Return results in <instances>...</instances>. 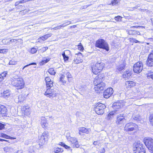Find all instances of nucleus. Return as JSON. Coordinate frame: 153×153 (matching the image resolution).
Returning a JSON list of instances; mask_svg holds the SVG:
<instances>
[{
    "instance_id": "nucleus-5",
    "label": "nucleus",
    "mask_w": 153,
    "mask_h": 153,
    "mask_svg": "<svg viewBox=\"0 0 153 153\" xmlns=\"http://www.w3.org/2000/svg\"><path fill=\"white\" fill-rule=\"evenodd\" d=\"M134 153H146V149L139 140L134 142Z\"/></svg>"
},
{
    "instance_id": "nucleus-13",
    "label": "nucleus",
    "mask_w": 153,
    "mask_h": 153,
    "mask_svg": "<svg viewBox=\"0 0 153 153\" xmlns=\"http://www.w3.org/2000/svg\"><path fill=\"white\" fill-rule=\"evenodd\" d=\"M71 146L73 148H78L79 147V145L76 138L74 137H71Z\"/></svg>"
},
{
    "instance_id": "nucleus-7",
    "label": "nucleus",
    "mask_w": 153,
    "mask_h": 153,
    "mask_svg": "<svg viewBox=\"0 0 153 153\" xmlns=\"http://www.w3.org/2000/svg\"><path fill=\"white\" fill-rule=\"evenodd\" d=\"M106 106L104 104L98 102L95 105L94 111L98 114H102L104 112V109Z\"/></svg>"
},
{
    "instance_id": "nucleus-40",
    "label": "nucleus",
    "mask_w": 153,
    "mask_h": 153,
    "mask_svg": "<svg viewBox=\"0 0 153 153\" xmlns=\"http://www.w3.org/2000/svg\"><path fill=\"white\" fill-rule=\"evenodd\" d=\"M149 121L151 124L153 126V114L150 115L149 117Z\"/></svg>"
},
{
    "instance_id": "nucleus-9",
    "label": "nucleus",
    "mask_w": 153,
    "mask_h": 153,
    "mask_svg": "<svg viewBox=\"0 0 153 153\" xmlns=\"http://www.w3.org/2000/svg\"><path fill=\"white\" fill-rule=\"evenodd\" d=\"M48 132L45 131L42 135L39 136V145L42 146L45 143L46 141L48 140Z\"/></svg>"
},
{
    "instance_id": "nucleus-31",
    "label": "nucleus",
    "mask_w": 153,
    "mask_h": 153,
    "mask_svg": "<svg viewBox=\"0 0 153 153\" xmlns=\"http://www.w3.org/2000/svg\"><path fill=\"white\" fill-rule=\"evenodd\" d=\"M50 60V59L49 58H45L42 60L41 62V64L42 65H44L45 64L47 63Z\"/></svg>"
},
{
    "instance_id": "nucleus-44",
    "label": "nucleus",
    "mask_w": 153,
    "mask_h": 153,
    "mask_svg": "<svg viewBox=\"0 0 153 153\" xmlns=\"http://www.w3.org/2000/svg\"><path fill=\"white\" fill-rule=\"evenodd\" d=\"M134 130V127L133 126L129 127L128 128L125 129V130L128 131H132Z\"/></svg>"
},
{
    "instance_id": "nucleus-16",
    "label": "nucleus",
    "mask_w": 153,
    "mask_h": 153,
    "mask_svg": "<svg viewBox=\"0 0 153 153\" xmlns=\"http://www.w3.org/2000/svg\"><path fill=\"white\" fill-rule=\"evenodd\" d=\"M126 66V63L124 61H121L117 65L116 67L118 71H120L124 69Z\"/></svg>"
},
{
    "instance_id": "nucleus-49",
    "label": "nucleus",
    "mask_w": 153,
    "mask_h": 153,
    "mask_svg": "<svg viewBox=\"0 0 153 153\" xmlns=\"http://www.w3.org/2000/svg\"><path fill=\"white\" fill-rule=\"evenodd\" d=\"M36 65V62H32L31 63H30L29 64H28V65H25L24 66H25V67L26 68L27 67L29 66L30 65Z\"/></svg>"
},
{
    "instance_id": "nucleus-48",
    "label": "nucleus",
    "mask_w": 153,
    "mask_h": 153,
    "mask_svg": "<svg viewBox=\"0 0 153 153\" xmlns=\"http://www.w3.org/2000/svg\"><path fill=\"white\" fill-rule=\"evenodd\" d=\"M39 39L42 40H45L47 39L48 38H47V36H46V35H45L40 37Z\"/></svg>"
},
{
    "instance_id": "nucleus-8",
    "label": "nucleus",
    "mask_w": 153,
    "mask_h": 153,
    "mask_svg": "<svg viewBox=\"0 0 153 153\" xmlns=\"http://www.w3.org/2000/svg\"><path fill=\"white\" fill-rule=\"evenodd\" d=\"M143 141L146 146L151 153L153 152V139L150 137H145Z\"/></svg>"
},
{
    "instance_id": "nucleus-55",
    "label": "nucleus",
    "mask_w": 153,
    "mask_h": 153,
    "mask_svg": "<svg viewBox=\"0 0 153 153\" xmlns=\"http://www.w3.org/2000/svg\"><path fill=\"white\" fill-rule=\"evenodd\" d=\"M62 27L61 26V25L57 27H56L53 28L55 30L59 29L61 28Z\"/></svg>"
},
{
    "instance_id": "nucleus-64",
    "label": "nucleus",
    "mask_w": 153,
    "mask_h": 153,
    "mask_svg": "<svg viewBox=\"0 0 153 153\" xmlns=\"http://www.w3.org/2000/svg\"><path fill=\"white\" fill-rule=\"evenodd\" d=\"M62 54L63 57L66 55L65 51L62 52Z\"/></svg>"
},
{
    "instance_id": "nucleus-36",
    "label": "nucleus",
    "mask_w": 153,
    "mask_h": 153,
    "mask_svg": "<svg viewBox=\"0 0 153 153\" xmlns=\"http://www.w3.org/2000/svg\"><path fill=\"white\" fill-rule=\"evenodd\" d=\"M120 1V0H113L112 1L110 4H111L113 6L117 4Z\"/></svg>"
},
{
    "instance_id": "nucleus-29",
    "label": "nucleus",
    "mask_w": 153,
    "mask_h": 153,
    "mask_svg": "<svg viewBox=\"0 0 153 153\" xmlns=\"http://www.w3.org/2000/svg\"><path fill=\"white\" fill-rule=\"evenodd\" d=\"M63 151L62 149L60 148H55L54 149V152L55 153H58L61 152Z\"/></svg>"
},
{
    "instance_id": "nucleus-25",
    "label": "nucleus",
    "mask_w": 153,
    "mask_h": 153,
    "mask_svg": "<svg viewBox=\"0 0 153 153\" xmlns=\"http://www.w3.org/2000/svg\"><path fill=\"white\" fill-rule=\"evenodd\" d=\"M46 89L51 88L53 86V81L49 82L48 83H46Z\"/></svg>"
},
{
    "instance_id": "nucleus-57",
    "label": "nucleus",
    "mask_w": 153,
    "mask_h": 153,
    "mask_svg": "<svg viewBox=\"0 0 153 153\" xmlns=\"http://www.w3.org/2000/svg\"><path fill=\"white\" fill-rule=\"evenodd\" d=\"M141 10L142 12H146V13L149 11V10L147 9H141Z\"/></svg>"
},
{
    "instance_id": "nucleus-11",
    "label": "nucleus",
    "mask_w": 153,
    "mask_h": 153,
    "mask_svg": "<svg viewBox=\"0 0 153 153\" xmlns=\"http://www.w3.org/2000/svg\"><path fill=\"white\" fill-rule=\"evenodd\" d=\"M143 68L142 62H137L134 64V73H139L142 71Z\"/></svg>"
},
{
    "instance_id": "nucleus-14",
    "label": "nucleus",
    "mask_w": 153,
    "mask_h": 153,
    "mask_svg": "<svg viewBox=\"0 0 153 153\" xmlns=\"http://www.w3.org/2000/svg\"><path fill=\"white\" fill-rule=\"evenodd\" d=\"M45 94L48 97H50L55 96L56 93L54 90L51 88H47L45 92Z\"/></svg>"
},
{
    "instance_id": "nucleus-51",
    "label": "nucleus",
    "mask_w": 153,
    "mask_h": 153,
    "mask_svg": "<svg viewBox=\"0 0 153 153\" xmlns=\"http://www.w3.org/2000/svg\"><path fill=\"white\" fill-rule=\"evenodd\" d=\"M65 51L66 53V56H68L70 54L71 52L69 50H66Z\"/></svg>"
},
{
    "instance_id": "nucleus-24",
    "label": "nucleus",
    "mask_w": 153,
    "mask_h": 153,
    "mask_svg": "<svg viewBox=\"0 0 153 153\" xmlns=\"http://www.w3.org/2000/svg\"><path fill=\"white\" fill-rule=\"evenodd\" d=\"M79 129V131H81V132L82 133L88 134L89 132L88 129H87L85 127L80 128Z\"/></svg>"
},
{
    "instance_id": "nucleus-34",
    "label": "nucleus",
    "mask_w": 153,
    "mask_h": 153,
    "mask_svg": "<svg viewBox=\"0 0 153 153\" xmlns=\"http://www.w3.org/2000/svg\"><path fill=\"white\" fill-rule=\"evenodd\" d=\"M147 76L148 79L151 78L153 79V72H149Z\"/></svg>"
},
{
    "instance_id": "nucleus-18",
    "label": "nucleus",
    "mask_w": 153,
    "mask_h": 153,
    "mask_svg": "<svg viewBox=\"0 0 153 153\" xmlns=\"http://www.w3.org/2000/svg\"><path fill=\"white\" fill-rule=\"evenodd\" d=\"M7 109L6 107L2 105H0V114L2 116H4L6 114Z\"/></svg>"
},
{
    "instance_id": "nucleus-23",
    "label": "nucleus",
    "mask_w": 153,
    "mask_h": 153,
    "mask_svg": "<svg viewBox=\"0 0 153 153\" xmlns=\"http://www.w3.org/2000/svg\"><path fill=\"white\" fill-rule=\"evenodd\" d=\"M146 64L149 67H153V60H152L147 59L146 62Z\"/></svg>"
},
{
    "instance_id": "nucleus-20",
    "label": "nucleus",
    "mask_w": 153,
    "mask_h": 153,
    "mask_svg": "<svg viewBox=\"0 0 153 153\" xmlns=\"http://www.w3.org/2000/svg\"><path fill=\"white\" fill-rule=\"evenodd\" d=\"M41 124L42 127L44 128H46L48 126V123L46 118L43 117L41 118Z\"/></svg>"
},
{
    "instance_id": "nucleus-17",
    "label": "nucleus",
    "mask_w": 153,
    "mask_h": 153,
    "mask_svg": "<svg viewBox=\"0 0 153 153\" xmlns=\"http://www.w3.org/2000/svg\"><path fill=\"white\" fill-rule=\"evenodd\" d=\"M11 94V91L9 90H4L1 93V96L2 97L7 98L9 97Z\"/></svg>"
},
{
    "instance_id": "nucleus-62",
    "label": "nucleus",
    "mask_w": 153,
    "mask_h": 153,
    "mask_svg": "<svg viewBox=\"0 0 153 153\" xmlns=\"http://www.w3.org/2000/svg\"><path fill=\"white\" fill-rule=\"evenodd\" d=\"M16 40L14 39H11L10 40V41L11 42H15L16 41Z\"/></svg>"
},
{
    "instance_id": "nucleus-42",
    "label": "nucleus",
    "mask_w": 153,
    "mask_h": 153,
    "mask_svg": "<svg viewBox=\"0 0 153 153\" xmlns=\"http://www.w3.org/2000/svg\"><path fill=\"white\" fill-rule=\"evenodd\" d=\"M148 59L152 60H153V51L149 55Z\"/></svg>"
},
{
    "instance_id": "nucleus-22",
    "label": "nucleus",
    "mask_w": 153,
    "mask_h": 153,
    "mask_svg": "<svg viewBox=\"0 0 153 153\" xmlns=\"http://www.w3.org/2000/svg\"><path fill=\"white\" fill-rule=\"evenodd\" d=\"M66 75L69 82H71L73 80V77L71 74L69 72H68L66 73Z\"/></svg>"
},
{
    "instance_id": "nucleus-32",
    "label": "nucleus",
    "mask_w": 153,
    "mask_h": 153,
    "mask_svg": "<svg viewBox=\"0 0 153 153\" xmlns=\"http://www.w3.org/2000/svg\"><path fill=\"white\" fill-rule=\"evenodd\" d=\"M134 125V123H127L126 124L124 128H127L130 127H131V126H133Z\"/></svg>"
},
{
    "instance_id": "nucleus-21",
    "label": "nucleus",
    "mask_w": 153,
    "mask_h": 153,
    "mask_svg": "<svg viewBox=\"0 0 153 153\" xmlns=\"http://www.w3.org/2000/svg\"><path fill=\"white\" fill-rule=\"evenodd\" d=\"M131 75V73L129 71H127L125 72L123 74V78H125L126 79H128L129 78Z\"/></svg>"
},
{
    "instance_id": "nucleus-45",
    "label": "nucleus",
    "mask_w": 153,
    "mask_h": 153,
    "mask_svg": "<svg viewBox=\"0 0 153 153\" xmlns=\"http://www.w3.org/2000/svg\"><path fill=\"white\" fill-rule=\"evenodd\" d=\"M7 50L6 49H0V53H5L7 52Z\"/></svg>"
},
{
    "instance_id": "nucleus-15",
    "label": "nucleus",
    "mask_w": 153,
    "mask_h": 153,
    "mask_svg": "<svg viewBox=\"0 0 153 153\" xmlns=\"http://www.w3.org/2000/svg\"><path fill=\"white\" fill-rule=\"evenodd\" d=\"M77 56V57L76 59H74L73 62L75 64H79L81 63L82 62V59L83 56L82 54L81 53H79L78 54H76Z\"/></svg>"
},
{
    "instance_id": "nucleus-53",
    "label": "nucleus",
    "mask_w": 153,
    "mask_h": 153,
    "mask_svg": "<svg viewBox=\"0 0 153 153\" xmlns=\"http://www.w3.org/2000/svg\"><path fill=\"white\" fill-rule=\"evenodd\" d=\"M134 132L137 131V130H138V125H137L136 124H135V123H134Z\"/></svg>"
},
{
    "instance_id": "nucleus-3",
    "label": "nucleus",
    "mask_w": 153,
    "mask_h": 153,
    "mask_svg": "<svg viewBox=\"0 0 153 153\" xmlns=\"http://www.w3.org/2000/svg\"><path fill=\"white\" fill-rule=\"evenodd\" d=\"M13 78L12 84L13 86L16 87L17 89H21L24 87L25 83L22 77L14 75Z\"/></svg>"
},
{
    "instance_id": "nucleus-38",
    "label": "nucleus",
    "mask_w": 153,
    "mask_h": 153,
    "mask_svg": "<svg viewBox=\"0 0 153 153\" xmlns=\"http://www.w3.org/2000/svg\"><path fill=\"white\" fill-rule=\"evenodd\" d=\"M0 137L8 139V135L3 133H1L0 134Z\"/></svg>"
},
{
    "instance_id": "nucleus-41",
    "label": "nucleus",
    "mask_w": 153,
    "mask_h": 153,
    "mask_svg": "<svg viewBox=\"0 0 153 153\" xmlns=\"http://www.w3.org/2000/svg\"><path fill=\"white\" fill-rule=\"evenodd\" d=\"M78 48L79 50L81 51H82L84 50V48L81 43H79L78 46Z\"/></svg>"
},
{
    "instance_id": "nucleus-6",
    "label": "nucleus",
    "mask_w": 153,
    "mask_h": 153,
    "mask_svg": "<svg viewBox=\"0 0 153 153\" xmlns=\"http://www.w3.org/2000/svg\"><path fill=\"white\" fill-rule=\"evenodd\" d=\"M105 66L103 62H97L95 65L91 67L92 71L94 74H97Z\"/></svg>"
},
{
    "instance_id": "nucleus-33",
    "label": "nucleus",
    "mask_w": 153,
    "mask_h": 153,
    "mask_svg": "<svg viewBox=\"0 0 153 153\" xmlns=\"http://www.w3.org/2000/svg\"><path fill=\"white\" fill-rule=\"evenodd\" d=\"M37 48L33 47L30 49V51H29L31 53L34 54L36 53L37 52Z\"/></svg>"
},
{
    "instance_id": "nucleus-47",
    "label": "nucleus",
    "mask_w": 153,
    "mask_h": 153,
    "mask_svg": "<svg viewBox=\"0 0 153 153\" xmlns=\"http://www.w3.org/2000/svg\"><path fill=\"white\" fill-rule=\"evenodd\" d=\"M134 28H136L140 29H142L143 28H145V27L141 26H134Z\"/></svg>"
},
{
    "instance_id": "nucleus-56",
    "label": "nucleus",
    "mask_w": 153,
    "mask_h": 153,
    "mask_svg": "<svg viewBox=\"0 0 153 153\" xmlns=\"http://www.w3.org/2000/svg\"><path fill=\"white\" fill-rule=\"evenodd\" d=\"M100 142L99 141H94L93 143V144L94 145H99Z\"/></svg>"
},
{
    "instance_id": "nucleus-46",
    "label": "nucleus",
    "mask_w": 153,
    "mask_h": 153,
    "mask_svg": "<svg viewBox=\"0 0 153 153\" xmlns=\"http://www.w3.org/2000/svg\"><path fill=\"white\" fill-rule=\"evenodd\" d=\"M5 124L0 122V130H2L4 129L5 128Z\"/></svg>"
},
{
    "instance_id": "nucleus-4",
    "label": "nucleus",
    "mask_w": 153,
    "mask_h": 153,
    "mask_svg": "<svg viewBox=\"0 0 153 153\" xmlns=\"http://www.w3.org/2000/svg\"><path fill=\"white\" fill-rule=\"evenodd\" d=\"M95 46L97 48L105 50L106 51H108L109 50V45L103 39H101L97 40Z\"/></svg>"
},
{
    "instance_id": "nucleus-19",
    "label": "nucleus",
    "mask_w": 153,
    "mask_h": 153,
    "mask_svg": "<svg viewBox=\"0 0 153 153\" xmlns=\"http://www.w3.org/2000/svg\"><path fill=\"white\" fill-rule=\"evenodd\" d=\"M137 92L135 93L134 90V100H138L141 99L142 97V95L140 91L139 88L136 89Z\"/></svg>"
},
{
    "instance_id": "nucleus-61",
    "label": "nucleus",
    "mask_w": 153,
    "mask_h": 153,
    "mask_svg": "<svg viewBox=\"0 0 153 153\" xmlns=\"http://www.w3.org/2000/svg\"><path fill=\"white\" fill-rule=\"evenodd\" d=\"M66 137L68 140L69 139H70V134L69 133L67 134H66Z\"/></svg>"
},
{
    "instance_id": "nucleus-2",
    "label": "nucleus",
    "mask_w": 153,
    "mask_h": 153,
    "mask_svg": "<svg viewBox=\"0 0 153 153\" xmlns=\"http://www.w3.org/2000/svg\"><path fill=\"white\" fill-rule=\"evenodd\" d=\"M123 104L121 101L114 102L113 104L112 107L115 110L114 111L110 112L108 114L106 119L108 120H111L114 117V116L118 113L116 109L121 108L123 107Z\"/></svg>"
},
{
    "instance_id": "nucleus-59",
    "label": "nucleus",
    "mask_w": 153,
    "mask_h": 153,
    "mask_svg": "<svg viewBox=\"0 0 153 153\" xmlns=\"http://www.w3.org/2000/svg\"><path fill=\"white\" fill-rule=\"evenodd\" d=\"M105 150L104 148H102L100 150V152L101 153H104L105 152Z\"/></svg>"
},
{
    "instance_id": "nucleus-60",
    "label": "nucleus",
    "mask_w": 153,
    "mask_h": 153,
    "mask_svg": "<svg viewBox=\"0 0 153 153\" xmlns=\"http://www.w3.org/2000/svg\"><path fill=\"white\" fill-rule=\"evenodd\" d=\"M16 137H13L10 136H8V139H10L11 140H14L16 139Z\"/></svg>"
},
{
    "instance_id": "nucleus-35",
    "label": "nucleus",
    "mask_w": 153,
    "mask_h": 153,
    "mask_svg": "<svg viewBox=\"0 0 153 153\" xmlns=\"http://www.w3.org/2000/svg\"><path fill=\"white\" fill-rule=\"evenodd\" d=\"M48 49V48L47 47H44L42 48L41 49L38 50L40 52L43 53L45 51H46Z\"/></svg>"
},
{
    "instance_id": "nucleus-28",
    "label": "nucleus",
    "mask_w": 153,
    "mask_h": 153,
    "mask_svg": "<svg viewBox=\"0 0 153 153\" xmlns=\"http://www.w3.org/2000/svg\"><path fill=\"white\" fill-rule=\"evenodd\" d=\"M59 144L61 145V146L65 148L66 149H70L71 148L70 146L67 145L65 143L62 142H61L59 143Z\"/></svg>"
},
{
    "instance_id": "nucleus-37",
    "label": "nucleus",
    "mask_w": 153,
    "mask_h": 153,
    "mask_svg": "<svg viewBox=\"0 0 153 153\" xmlns=\"http://www.w3.org/2000/svg\"><path fill=\"white\" fill-rule=\"evenodd\" d=\"M71 23V21H66L65 22L61 24V26L62 27H64L66 26H67L68 25H69Z\"/></svg>"
},
{
    "instance_id": "nucleus-39",
    "label": "nucleus",
    "mask_w": 153,
    "mask_h": 153,
    "mask_svg": "<svg viewBox=\"0 0 153 153\" xmlns=\"http://www.w3.org/2000/svg\"><path fill=\"white\" fill-rule=\"evenodd\" d=\"M7 71H4L2 73H1L0 75L3 77V78L4 79V78L6 77L7 75Z\"/></svg>"
},
{
    "instance_id": "nucleus-58",
    "label": "nucleus",
    "mask_w": 153,
    "mask_h": 153,
    "mask_svg": "<svg viewBox=\"0 0 153 153\" xmlns=\"http://www.w3.org/2000/svg\"><path fill=\"white\" fill-rule=\"evenodd\" d=\"M30 149L29 150V153H34L35 152L33 150H32V149L33 148V147H31Z\"/></svg>"
},
{
    "instance_id": "nucleus-43",
    "label": "nucleus",
    "mask_w": 153,
    "mask_h": 153,
    "mask_svg": "<svg viewBox=\"0 0 153 153\" xmlns=\"http://www.w3.org/2000/svg\"><path fill=\"white\" fill-rule=\"evenodd\" d=\"M45 81L46 83H48L49 82H50L51 81H53L51 80L50 78L48 76H47L45 77Z\"/></svg>"
},
{
    "instance_id": "nucleus-26",
    "label": "nucleus",
    "mask_w": 153,
    "mask_h": 153,
    "mask_svg": "<svg viewBox=\"0 0 153 153\" xmlns=\"http://www.w3.org/2000/svg\"><path fill=\"white\" fill-rule=\"evenodd\" d=\"M65 77V75H62L60 77L59 79V81L63 84H65L66 83V81L64 80Z\"/></svg>"
},
{
    "instance_id": "nucleus-52",
    "label": "nucleus",
    "mask_w": 153,
    "mask_h": 153,
    "mask_svg": "<svg viewBox=\"0 0 153 153\" xmlns=\"http://www.w3.org/2000/svg\"><path fill=\"white\" fill-rule=\"evenodd\" d=\"M63 59L65 61H67L69 59V57L68 56H65L63 57Z\"/></svg>"
},
{
    "instance_id": "nucleus-30",
    "label": "nucleus",
    "mask_w": 153,
    "mask_h": 153,
    "mask_svg": "<svg viewBox=\"0 0 153 153\" xmlns=\"http://www.w3.org/2000/svg\"><path fill=\"white\" fill-rule=\"evenodd\" d=\"M126 84H128L131 88L134 86V82L132 81H127L126 82Z\"/></svg>"
},
{
    "instance_id": "nucleus-1",
    "label": "nucleus",
    "mask_w": 153,
    "mask_h": 153,
    "mask_svg": "<svg viewBox=\"0 0 153 153\" xmlns=\"http://www.w3.org/2000/svg\"><path fill=\"white\" fill-rule=\"evenodd\" d=\"M104 75L100 74H99L94 79V83L95 85L94 89L96 91H101L104 90L105 85L102 82Z\"/></svg>"
},
{
    "instance_id": "nucleus-54",
    "label": "nucleus",
    "mask_w": 153,
    "mask_h": 153,
    "mask_svg": "<svg viewBox=\"0 0 153 153\" xmlns=\"http://www.w3.org/2000/svg\"><path fill=\"white\" fill-rule=\"evenodd\" d=\"M16 62L11 60L9 62V64L10 65H15L16 64Z\"/></svg>"
},
{
    "instance_id": "nucleus-10",
    "label": "nucleus",
    "mask_w": 153,
    "mask_h": 153,
    "mask_svg": "<svg viewBox=\"0 0 153 153\" xmlns=\"http://www.w3.org/2000/svg\"><path fill=\"white\" fill-rule=\"evenodd\" d=\"M125 116L123 114L118 115L117 117L116 123L117 125L124 124L126 122Z\"/></svg>"
},
{
    "instance_id": "nucleus-63",
    "label": "nucleus",
    "mask_w": 153,
    "mask_h": 153,
    "mask_svg": "<svg viewBox=\"0 0 153 153\" xmlns=\"http://www.w3.org/2000/svg\"><path fill=\"white\" fill-rule=\"evenodd\" d=\"M52 35L51 33L48 34H46V36H47V38H48L49 37H51Z\"/></svg>"
},
{
    "instance_id": "nucleus-50",
    "label": "nucleus",
    "mask_w": 153,
    "mask_h": 153,
    "mask_svg": "<svg viewBox=\"0 0 153 153\" xmlns=\"http://www.w3.org/2000/svg\"><path fill=\"white\" fill-rule=\"evenodd\" d=\"M115 20L116 21H119V20H121L122 17L120 16H117L114 18Z\"/></svg>"
},
{
    "instance_id": "nucleus-12",
    "label": "nucleus",
    "mask_w": 153,
    "mask_h": 153,
    "mask_svg": "<svg viewBox=\"0 0 153 153\" xmlns=\"http://www.w3.org/2000/svg\"><path fill=\"white\" fill-rule=\"evenodd\" d=\"M113 93V89L111 88L107 89L103 93V96L105 98L109 97Z\"/></svg>"
},
{
    "instance_id": "nucleus-27",
    "label": "nucleus",
    "mask_w": 153,
    "mask_h": 153,
    "mask_svg": "<svg viewBox=\"0 0 153 153\" xmlns=\"http://www.w3.org/2000/svg\"><path fill=\"white\" fill-rule=\"evenodd\" d=\"M48 71V73L51 75H54L56 73L55 70L53 68H49Z\"/></svg>"
}]
</instances>
